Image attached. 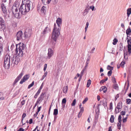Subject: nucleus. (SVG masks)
<instances>
[{
  "label": "nucleus",
  "mask_w": 131,
  "mask_h": 131,
  "mask_svg": "<svg viewBox=\"0 0 131 131\" xmlns=\"http://www.w3.org/2000/svg\"><path fill=\"white\" fill-rule=\"evenodd\" d=\"M24 2L25 4H22L19 8V11L23 15H25L29 12L30 9V0H23V2Z\"/></svg>",
  "instance_id": "nucleus-1"
},
{
  "label": "nucleus",
  "mask_w": 131,
  "mask_h": 131,
  "mask_svg": "<svg viewBox=\"0 0 131 131\" xmlns=\"http://www.w3.org/2000/svg\"><path fill=\"white\" fill-rule=\"evenodd\" d=\"M16 53L22 57L23 56V52L25 48V44L23 43H20L18 45H16Z\"/></svg>",
  "instance_id": "nucleus-2"
},
{
  "label": "nucleus",
  "mask_w": 131,
  "mask_h": 131,
  "mask_svg": "<svg viewBox=\"0 0 131 131\" xmlns=\"http://www.w3.org/2000/svg\"><path fill=\"white\" fill-rule=\"evenodd\" d=\"M57 29L56 27V25L55 23L54 24V27L52 33L51 38L53 40L52 44L55 45L56 43L57 39Z\"/></svg>",
  "instance_id": "nucleus-3"
},
{
  "label": "nucleus",
  "mask_w": 131,
  "mask_h": 131,
  "mask_svg": "<svg viewBox=\"0 0 131 131\" xmlns=\"http://www.w3.org/2000/svg\"><path fill=\"white\" fill-rule=\"evenodd\" d=\"M11 58L8 55H6L4 58V68L6 69H8L11 65Z\"/></svg>",
  "instance_id": "nucleus-4"
},
{
  "label": "nucleus",
  "mask_w": 131,
  "mask_h": 131,
  "mask_svg": "<svg viewBox=\"0 0 131 131\" xmlns=\"http://www.w3.org/2000/svg\"><path fill=\"white\" fill-rule=\"evenodd\" d=\"M12 11L15 17L18 18H19L20 17L22 14L21 13V14H20V12L19 11H18V8L15 5L13 6H12Z\"/></svg>",
  "instance_id": "nucleus-5"
},
{
  "label": "nucleus",
  "mask_w": 131,
  "mask_h": 131,
  "mask_svg": "<svg viewBox=\"0 0 131 131\" xmlns=\"http://www.w3.org/2000/svg\"><path fill=\"white\" fill-rule=\"evenodd\" d=\"M17 56H13V57H11V65L18 64V63L19 62L20 60V56L18 54H17Z\"/></svg>",
  "instance_id": "nucleus-6"
},
{
  "label": "nucleus",
  "mask_w": 131,
  "mask_h": 131,
  "mask_svg": "<svg viewBox=\"0 0 131 131\" xmlns=\"http://www.w3.org/2000/svg\"><path fill=\"white\" fill-rule=\"evenodd\" d=\"M5 22L3 19L0 17V30H4L5 28Z\"/></svg>",
  "instance_id": "nucleus-7"
},
{
  "label": "nucleus",
  "mask_w": 131,
  "mask_h": 131,
  "mask_svg": "<svg viewBox=\"0 0 131 131\" xmlns=\"http://www.w3.org/2000/svg\"><path fill=\"white\" fill-rule=\"evenodd\" d=\"M23 33L21 31H18L16 35L17 40L18 41L21 40L22 39Z\"/></svg>",
  "instance_id": "nucleus-8"
},
{
  "label": "nucleus",
  "mask_w": 131,
  "mask_h": 131,
  "mask_svg": "<svg viewBox=\"0 0 131 131\" xmlns=\"http://www.w3.org/2000/svg\"><path fill=\"white\" fill-rule=\"evenodd\" d=\"M29 75H26L21 80L20 82V84H22L24 82H25L26 80H27L29 78Z\"/></svg>",
  "instance_id": "nucleus-9"
},
{
  "label": "nucleus",
  "mask_w": 131,
  "mask_h": 131,
  "mask_svg": "<svg viewBox=\"0 0 131 131\" xmlns=\"http://www.w3.org/2000/svg\"><path fill=\"white\" fill-rule=\"evenodd\" d=\"M23 75L22 72H21L17 76V78L15 80L14 83H13L14 85H15L21 78Z\"/></svg>",
  "instance_id": "nucleus-10"
},
{
  "label": "nucleus",
  "mask_w": 131,
  "mask_h": 131,
  "mask_svg": "<svg viewBox=\"0 0 131 131\" xmlns=\"http://www.w3.org/2000/svg\"><path fill=\"white\" fill-rule=\"evenodd\" d=\"M62 24V20L60 18H58V26L59 27L58 28V35L60 34L59 31L61 30V27H60V25Z\"/></svg>",
  "instance_id": "nucleus-11"
},
{
  "label": "nucleus",
  "mask_w": 131,
  "mask_h": 131,
  "mask_svg": "<svg viewBox=\"0 0 131 131\" xmlns=\"http://www.w3.org/2000/svg\"><path fill=\"white\" fill-rule=\"evenodd\" d=\"M53 51L51 48H49L48 49V56L47 58L50 59V58L53 55Z\"/></svg>",
  "instance_id": "nucleus-12"
},
{
  "label": "nucleus",
  "mask_w": 131,
  "mask_h": 131,
  "mask_svg": "<svg viewBox=\"0 0 131 131\" xmlns=\"http://www.w3.org/2000/svg\"><path fill=\"white\" fill-rule=\"evenodd\" d=\"M1 7L3 13L5 14H6L7 13V10L4 4L2 3L1 5Z\"/></svg>",
  "instance_id": "nucleus-13"
},
{
  "label": "nucleus",
  "mask_w": 131,
  "mask_h": 131,
  "mask_svg": "<svg viewBox=\"0 0 131 131\" xmlns=\"http://www.w3.org/2000/svg\"><path fill=\"white\" fill-rule=\"evenodd\" d=\"M84 111V108L83 107H82L80 108V111L79 112L78 114V118H80L81 117V116L82 114V113H83V112Z\"/></svg>",
  "instance_id": "nucleus-14"
},
{
  "label": "nucleus",
  "mask_w": 131,
  "mask_h": 131,
  "mask_svg": "<svg viewBox=\"0 0 131 131\" xmlns=\"http://www.w3.org/2000/svg\"><path fill=\"white\" fill-rule=\"evenodd\" d=\"M51 0H41V1L44 5H46L49 4Z\"/></svg>",
  "instance_id": "nucleus-15"
},
{
  "label": "nucleus",
  "mask_w": 131,
  "mask_h": 131,
  "mask_svg": "<svg viewBox=\"0 0 131 131\" xmlns=\"http://www.w3.org/2000/svg\"><path fill=\"white\" fill-rule=\"evenodd\" d=\"M126 33L127 35V37H129L128 35H130V33H131V29L129 27L127 29L126 31Z\"/></svg>",
  "instance_id": "nucleus-16"
},
{
  "label": "nucleus",
  "mask_w": 131,
  "mask_h": 131,
  "mask_svg": "<svg viewBox=\"0 0 131 131\" xmlns=\"http://www.w3.org/2000/svg\"><path fill=\"white\" fill-rule=\"evenodd\" d=\"M24 35L25 37L28 38L30 37L31 35V33L29 32L25 31L24 32Z\"/></svg>",
  "instance_id": "nucleus-17"
},
{
  "label": "nucleus",
  "mask_w": 131,
  "mask_h": 131,
  "mask_svg": "<svg viewBox=\"0 0 131 131\" xmlns=\"http://www.w3.org/2000/svg\"><path fill=\"white\" fill-rule=\"evenodd\" d=\"M122 107V103L121 102H119L118 104L117 105L116 108L118 109H121Z\"/></svg>",
  "instance_id": "nucleus-18"
},
{
  "label": "nucleus",
  "mask_w": 131,
  "mask_h": 131,
  "mask_svg": "<svg viewBox=\"0 0 131 131\" xmlns=\"http://www.w3.org/2000/svg\"><path fill=\"white\" fill-rule=\"evenodd\" d=\"M48 29V28L47 27H46L43 32L41 33V35H42L43 36H44L45 34L47 33H48V31L47 30Z\"/></svg>",
  "instance_id": "nucleus-19"
},
{
  "label": "nucleus",
  "mask_w": 131,
  "mask_h": 131,
  "mask_svg": "<svg viewBox=\"0 0 131 131\" xmlns=\"http://www.w3.org/2000/svg\"><path fill=\"white\" fill-rule=\"evenodd\" d=\"M126 39H127V41L128 45H131V37L129 36L127 37Z\"/></svg>",
  "instance_id": "nucleus-20"
},
{
  "label": "nucleus",
  "mask_w": 131,
  "mask_h": 131,
  "mask_svg": "<svg viewBox=\"0 0 131 131\" xmlns=\"http://www.w3.org/2000/svg\"><path fill=\"white\" fill-rule=\"evenodd\" d=\"M131 13V8H128L127 10V15L128 17Z\"/></svg>",
  "instance_id": "nucleus-21"
},
{
  "label": "nucleus",
  "mask_w": 131,
  "mask_h": 131,
  "mask_svg": "<svg viewBox=\"0 0 131 131\" xmlns=\"http://www.w3.org/2000/svg\"><path fill=\"white\" fill-rule=\"evenodd\" d=\"M68 86H67L63 88V92L64 93H66L68 91Z\"/></svg>",
  "instance_id": "nucleus-22"
},
{
  "label": "nucleus",
  "mask_w": 131,
  "mask_h": 131,
  "mask_svg": "<svg viewBox=\"0 0 131 131\" xmlns=\"http://www.w3.org/2000/svg\"><path fill=\"white\" fill-rule=\"evenodd\" d=\"M113 88L114 89L117 90H118V85L116 83H114L113 86Z\"/></svg>",
  "instance_id": "nucleus-23"
},
{
  "label": "nucleus",
  "mask_w": 131,
  "mask_h": 131,
  "mask_svg": "<svg viewBox=\"0 0 131 131\" xmlns=\"http://www.w3.org/2000/svg\"><path fill=\"white\" fill-rule=\"evenodd\" d=\"M46 7L45 6H43L42 7L41 11V12H42L43 13H44L46 12Z\"/></svg>",
  "instance_id": "nucleus-24"
},
{
  "label": "nucleus",
  "mask_w": 131,
  "mask_h": 131,
  "mask_svg": "<svg viewBox=\"0 0 131 131\" xmlns=\"http://www.w3.org/2000/svg\"><path fill=\"white\" fill-rule=\"evenodd\" d=\"M128 52L129 53H131V45H128Z\"/></svg>",
  "instance_id": "nucleus-25"
},
{
  "label": "nucleus",
  "mask_w": 131,
  "mask_h": 131,
  "mask_svg": "<svg viewBox=\"0 0 131 131\" xmlns=\"http://www.w3.org/2000/svg\"><path fill=\"white\" fill-rule=\"evenodd\" d=\"M114 117L113 115H111L110 118V122L112 123H113L114 122Z\"/></svg>",
  "instance_id": "nucleus-26"
},
{
  "label": "nucleus",
  "mask_w": 131,
  "mask_h": 131,
  "mask_svg": "<svg viewBox=\"0 0 131 131\" xmlns=\"http://www.w3.org/2000/svg\"><path fill=\"white\" fill-rule=\"evenodd\" d=\"M117 126L118 128L120 130L121 129V122L118 121V122L117 124Z\"/></svg>",
  "instance_id": "nucleus-27"
},
{
  "label": "nucleus",
  "mask_w": 131,
  "mask_h": 131,
  "mask_svg": "<svg viewBox=\"0 0 131 131\" xmlns=\"http://www.w3.org/2000/svg\"><path fill=\"white\" fill-rule=\"evenodd\" d=\"M91 80H90V79H89V80L88 81H87V87H89L90 85L91 84Z\"/></svg>",
  "instance_id": "nucleus-28"
},
{
  "label": "nucleus",
  "mask_w": 131,
  "mask_h": 131,
  "mask_svg": "<svg viewBox=\"0 0 131 131\" xmlns=\"http://www.w3.org/2000/svg\"><path fill=\"white\" fill-rule=\"evenodd\" d=\"M118 42V40L116 38H114L113 40V44L114 45H115Z\"/></svg>",
  "instance_id": "nucleus-29"
},
{
  "label": "nucleus",
  "mask_w": 131,
  "mask_h": 131,
  "mask_svg": "<svg viewBox=\"0 0 131 131\" xmlns=\"http://www.w3.org/2000/svg\"><path fill=\"white\" fill-rule=\"evenodd\" d=\"M34 81H33L32 82V83L29 84L28 86V89H30L31 87H32L33 86V85H34Z\"/></svg>",
  "instance_id": "nucleus-30"
},
{
  "label": "nucleus",
  "mask_w": 131,
  "mask_h": 131,
  "mask_svg": "<svg viewBox=\"0 0 131 131\" xmlns=\"http://www.w3.org/2000/svg\"><path fill=\"white\" fill-rule=\"evenodd\" d=\"M76 103V100L74 99L73 100L72 103L71 104V105L72 106H73L75 105Z\"/></svg>",
  "instance_id": "nucleus-31"
},
{
  "label": "nucleus",
  "mask_w": 131,
  "mask_h": 131,
  "mask_svg": "<svg viewBox=\"0 0 131 131\" xmlns=\"http://www.w3.org/2000/svg\"><path fill=\"white\" fill-rule=\"evenodd\" d=\"M126 101L127 103L128 104H129L131 103V100L130 99H127Z\"/></svg>",
  "instance_id": "nucleus-32"
},
{
  "label": "nucleus",
  "mask_w": 131,
  "mask_h": 131,
  "mask_svg": "<svg viewBox=\"0 0 131 131\" xmlns=\"http://www.w3.org/2000/svg\"><path fill=\"white\" fill-rule=\"evenodd\" d=\"M113 67L110 66L109 65H108L107 67V69L108 70H113Z\"/></svg>",
  "instance_id": "nucleus-33"
},
{
  "label": "nucleus",
  "mask_w": 131,
  "mask_h": 131,
  "mask_svg": "<svg viewBox=\"0 0 131 131\" xmlns=\"http://www.w3.org/2000/svg\"><path fill=\"white\" fill-rule=\"evenodd\" d=\"M45 94V93H42L40 95V97H39V98H40L41 100H43L44 98L43 96Z\"/></svg>",
  "instance_id": "nucleus-34"
},
{
  "label": "nucleus",
  "mask_w": 131,
  "mask_h": 131,
  "mask_svg": "<svg viewBox=\"0 0 131 131\" xmlns=\"http://www.w3.org/2000/svg\"><path fill=\"white\" fill-rule=\"evenodd\" d=\"M53 115H56L57 114V109L56 108L54 110L53 112Z\"/></svg>",
  "instance_id": "nucleus-35"
},
{
  "label": "nucleus",
  "mask_w": 131,
  "mask_h": 131,
  "mask_svg": "<svg viewBox=\"0 0 131 131\" xmlns=\"http://www.w3.org/2000/svg\"><path fill=\"white\" fill-rule=\"evenodd\" d=\"M112 81L114 83H116V80L115 78H114V77H112Z\"/></svg>",
  "instance_id": "nucleus-36"
},
{
  "label": "nucleus",
  "mask_w": 131,
  "mask_h": 131,
  "mask_svg": "<svg viewBox=\"0 0 131 131\" xmlns=\"http://www.w3.org/2000/svg\"><path fill=\"white\" fill-rule=\"evenodd\" d=\"M102 87L103 88V91L104 93H105L107 91V88L105 86H103Z\"/></svg>",
  "instance_id": "nucleus-37"
},
{
  "label": "nucleus",
  "mask_w": 131,
  "mask_h": 131,
  "mask_svg": "<svg viewBox=\"0 0 131 131\" xmlns=\"http://www.w3.org/2000/svg\"><path fill=\"white\" fill-rule=\"evenodd\" d=\"M112 70H111L110 71L108 72L107 73V75L108 76H110L112 74Z\"/></svg>",
  "instance_id": "nucleus-38"
},
{
  "label": "nucleus",
  "mask_w": 131,
  "mask_h": 131,
  "mask_svg": "<svg viewBox=\"0 0 131 131\" xmlns=\"http://www.w3.org/2000/svg\"><path fill=\"white\" fill-rule=\"evenodd\" d=\"M26 115V114L25 113H24L22 116V119L21 120V122L23 123V120L24 118L25 117Z\"/></svg>",
  "instance_id": "nucleus-39"
},
{
  "label": "nucleus",
  "mask_w": 131,
  "mask_h": 131,
  "mask_svg": "<svg viewBox=\"0 0 131 131\" xmlns=\"http://www.w3.org/2000/svg\"><path fill=\"white\" fill-rule=\"evenodd\" d=\"M89 23L88 22H86V26H85V32L86 31L87 28H88V26H89Z\"/></svg>",
  "instance_id": "nucleus-40"
},
{
  "label": "nucleus",
  "mask_w": 131,
  "mask_h": 131,
  "mask_svg": "<svg viewBox=\"0 0 131 131\" xmlns=\"http://www.w3.org/2000/svg\"><path fill=\"white\" fill-rule=\"evenodd\" d=\"M88 97H86L84 99L82 102V103L83 104H85L88 100Z\"/></svg>",
  "instance_id": "nucleus-41"
},
{
  "label": "nucleus",
  "mask_w": 131,
  "mask_h": 131,
  "mask_svg": "<svg viewBox=\"0 0 131 131\" xmlns=\"http://www.w3.org/2000/svg\"><path fill=\"white\" fill-rule=\"evenodd\" d=\"M120 110V109H118L117 108H116L115 110V113H119L121 111Z\"/></svg>",
  "instance_id": "nucleus-42"
},
{
  "label": "nucleus",
  "mask_w": 131,
  "mask_h": 131,
  "mask_svg": "<svg viewBox=\"0 0 131 131\" xmlns=\"http://www.w3.org/2000/svg\"><path fill=\"white\" fill-rule=\"evenodd\" d=\"M66 102V98H64L63 99L62 101V104H65Z\"/></svg>",
  "instance_id": "nucleus-43"
},
{
  "label": "nucleus",
  "mask_w": 131,
  "mask_h": 131,
  "mask_svg": "<svg viewBox=\"0 0 131 131\" xmlns=\"http://www.w3.org/2000/svg\"><path fill=\"white\" fill-rule=\"evenodd\" d=\"M120 114L122 115H125V112L124 111H122L121 112Z\"/></svg>",
  "instance_id": "nucleus-44"
},
{
  "label": "nucleus",
  "mask_w": 131,
  "mask_h": 131,
  "mask_svg": "<svg viewBox=\"0 0 131 131\" xmlns=\"http://www.w3.org/2000/svg\"><path fill=\"white\" fill-rule=\"evenodd\" d=\"M122 116L121 115H120L118 117V121L121 122L122 121Z\"/></svg>",
  "instance_id": "nucleus-45"
},
{
  "label": "nucleus",
  "mask_w": 131,
  "mask_h": 131,
  "mask_svg": "<svg viewBox=\"0 0 131 131\" xmlns=\"http://www.w3.org/2000/svg\"><path fill=\"white\" fill-rule=\"evenodd\" d=\"M113 104L112 102H111L110 104V109H112L113 108Z\"/></svg>",
  "instance_id": "nucleus-46"
},
{
  "label": "nucleus",
  "mask_w": 131,
  "mask_h": 131,
  "mask_svg": "<svg viewBox=\"0 0 131 131\" xmlns=\"http://www.w3.org/2000/svg\"><path fill=\"white\" fill-rule=\"evenodd\" d=\"M120 46V50L121 51H122L123 50V46L122 44V43H120L119 44Z\"/></svg>",
  "instance_id": "nucleus-47"
},
{
  "label": "nucleus",
  "mask_w": 131,
  "mask_h": 131,
  "mask_svg": "<svg viewBox=\"0 0 131 131\" xmlns=\"http://www.w3.org/2000/svg\"><path fill=\"white\" fill-rule=\"evenodd\" d=\"M47 64H45L44 65V69H43V70H44V71H45L46 70V69L47 68Z\"/></svg>",
  "instance_id": "nucleus-48"
},
{
  "label": "nucleus",
  "mask_w": 131,
  "mask_h": 131,
  "mask_svg": "<svg viewBox=\"0 0 131 131\" xmlns=\"http://www.w3.org/2000/svg\"><path fill=\"white\" fill-rule=\"evenodd\" d=\"M125 64V62L122 61L120 65L122 67H123Z\"/></svg>",
  "instance_id": "nucleus-49"
},
{
  "label": "nucleus",
  "mask_w": 131,
  "mask_h": 131,
  "mask_svg": "<svg viewBox=\"0 0 131 131\" xmlns=\"http://www.w3.org/2000/svg\"><path fill=\"white\" fill-rule=\"evenodd\" d=\"M39 93H38L37 92L36 93V94L34 96V97L35 98H36L37 97V96L39 94Z\"/></svg>",
  "instance_id": "nucleus-50"
},
{
  "label": "nucleus",
  "mask_w": 131,
  "mask_h": 131,
  "mask_svg": "<svg viewBox=\"0 0 131 131\" xmlns=\"http://www.w3.org/2000/svg\"><path fill=\"white\" fill-rule=\"evenodd\" d=\"M25 103V100H23V101H21V104L22 105H24Z\"/></svg>",
  "instance_id": "nucleus-51"
},
{
  "label": "nucleus",
  "mask_w": 131,
  "mask_h": 131,
  "mask_svg": "<svg viewBox=\"0 0 131 131\" xmlns=\"http://www.w3.org/2000/svg\"><path fill=\"white\" fill-rule=\"evenodd\" d=\"M127 117H126L124 118H123V122L124 123L125 122L127 121Z\"/></svg>",
  "instance_id": "nucleus-52"
},
{
  "label": "nucleus",
  "mask_w": 131,
  "mask_h": 131,
  "mask_svg": "<svg viewBox=\"0 0 131 131\" xmlns=\"http://www.w3.org/2000/svg\"><path fill=\"white\" fill-rule=\"evenodd\" d=\"M41 100V99H40V98H38V99L37 101H36V103H37L38 104V103H39V102Z\"/></svg>",
  "instance_id": "nucleus-53"
},
{
  "label": "nucleus",
  "mask_w": 131,
  "mask_h": 131,
  "mask_svg": "<svg viewBox=\"0 0 131 131\" xmlns=\"http://www.w3.org/2000/svg\"><path fill=\"white\" fill-rule=\"evenodd\" d=\"M80 76V74H79V73H77V75L76 76H75L74 78V79H77V78H78V77L79 76Z\"/></svg>",
  "instance_id": "nucleus-54"
},
{
  "label": "nucleus",
  "mask_w": 131,
  "mask_h": 131,
  "mask_svg": "<svg viewBox=\"0 0 131 131\" xmlns=\"http://www.w3.org/2000/svg\"><path fill=\"white\" fill-rule=\"evenodd\" d=\"M105 81V79L101 81H100V83H104Z\"/></svg>",
  "instance_id": "nucleus-55"
},
{
  "label": "nucleus",
  "mask_w": 131,
  "mask_h": 131,
  "mask_svg": "<svg viewBox=\"0 0 131 131\" xmlns=\"http://www.w3.org/2000/svg\"><path fill=\"white\" fill-rule=\"evenodd\" d=\"M95 49V47H93V48L92 49L91 53H93L94 51V50Z\"/></svg>",
  "instance_id": "nucleus-56"
},
{
  "label": "nucleus",
  "mask_w": 131,
  "mask_h": 131,
  "mask_svg": "<svg viewBox=\"0 0 131 131\" xmlns=\"http://www.w3.org/2000/svg\"><path fill=\"white\" fill-rule=\"evenodd\" d=\"M32 123V119L31 118L29 120V124H31Z\"/></svg>",
  "instance_id": "nucleus-57"
},
{
  "label": "nucleus",
  "mask_w": 131,
  "mask_h": 131,
  "mask_svg": "<svg viewBox=\"0 0 131 131\" xmlns=\"http://www.w3.org/2000/svg\"><path fill=\"white\" fill-rule=\"evenodd\" d=\"M90 8L92 9V10L93 11L94 8V6H91L90 7Z\"/></svg>",
  "instance_id": "nucleus-58"
},
{
  "label": "nucleus",
  "mask_w": 131,
  "mask_h": 131,
  "mask_svg": "<svg viewBox=\"0 0 131 131\" xmlns=\"http://www.w3.org/2000/svg\"><path fill=\"white\" fill-rule=\"evenodd\" d=\"M41 107V106L38 107L37 112H39L40 110V109Z\"/></svg>",
  "instance_id": "nucleus-59"
},
{
  "label": "nucleus",
  "mask_w": 131,
  "mask_h": 131,
  "mask_svg": "<svg viewBox=\"0 0 131 131\" xmlns=\"http://www.w3.org/2000/svg\"><path fill=\"white\" fill-rule=\"evenodd\" d=\"M46 76L45 75H44V74L42 76V77L41 79V80H42L44 79L46 77Z\"/></svg>",
  "instance_id": "nucleus-60"
},
{
  "label": "nucleus",
  "mask_w": 131,
  "mask_h": 131,
  "mask_svg": "<svg viewBox=\"0 0 131 131\" xmlns=\"http://www.w3.org/2000/svg\"><path fill=\"white\" fill-rule=\"evenodd\" d=\"M38 112H36V113L35 114H34V117H36V116H37V115H38Z\"/></svg>",
  "instance_id": "nucleus-61"
},
{
  "label": "nucleus",
  "mask_w": 131,
  "mask_h": 131,
  "mask_svg": "<svg viewBox=\"0 0 131 131\" xmlns=\"http://www.w3.org/2000/svg\"><path fill=\"white\" fill-rule=\"evenodd\" d=\"M108 131H112V127L111 126H110L109 127Z\"/></svg>",
  "instance_id": "nucleus-62"
},
{
  "label": "nucleus",
  "mask_w": 131,
  "mask_h": 131,
  "mask_svg": "<svg viewBox=\"0 0 131 131\" xmlns=\"http://www.w3.org/2000/svg\"><path fill=\"white\" fill-rule=\"evenodd\" d=\"M97 99L98 101H99L100 100V96L99 95H98L97 96Z\"/></svg>",
  "instance_id": "nucleus-63"
},
{
  "label": "nucleus",
  "mask_w": 131,
  "mask_h": 131,
  "mask_svg": "<svg viewBox=\"0 0 131 131\" xmlns=\"http://www.w3.org/2000/svg\"><path fill=\"white\" fill-rule=\"evenodd\" d=\"M103 69L102 68H101L100 70V72H103Z\"/></svg>",
  "instance_id": "nucleus-64"
}]
</instances>
